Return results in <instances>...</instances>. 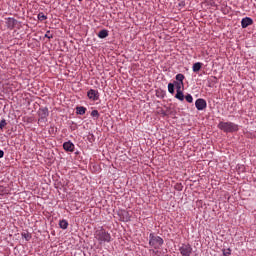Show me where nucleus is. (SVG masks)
Masks as SVG:
<instances>
[{
  "instance_id": "obj_1",
  "label": "nucleus",
  "mask_w": 256,
  "mask_h": 256,
  "mask_svg": "<svg viewBox=\"0 0 256 256\" xmlns=\"http://www.w3.org/2000/svg\"><path fill=\"white\" fill-rule=\"evenodd\" d=\"M94 237L100 245H103V243H111V234L103 228L96 230Z\"/></svg>"
},
{
  "instance_id": "obj_2",
  "label": "nucleus",
  "mask_w": 256,
  "mask_h": 256,
  "mask_svg": "<svg viewBox=\"0 0 256 256\" xmlns=\"http://www.w3.org/2000/svg\"><path fill=\"white\" fill-rule=\"evenodd\" d=\"M218 129L224 133H235L239 131V125L233 122H219Z\"/></svg>"
},
{
  "instance_id": "obj_3",
  "label": "nucleus",
  "mask_w": 256,
  "mask_h": 256,
  "mask_svg": "<svg viewBox=\"0 0 256 256\" xmlns=\"http://www.w3.org/2000/svg\"><path fill=\"white\" fill-rule=\"evenodd\" d=\"M149 245L154 247V249H159L163 245V238L150 234Z\"/></svg>"
},
{
  "instance_id": "obj_4",
  "label": "nucleus",
  "mask_w": 256,
  "mask_h": 256,
  "mask_svg": "<svg viewBox=\"0 0 256 256\" xmlns=\"http://www.w3.org/2000/svg\"><path fill=\"white\" fill-rule=\"evenodd\" d=\"M38 123H47V118L49 117V109L44 107L38 110Z\"/></svg>"
},
{
  "instance_id": "obj_5",
  "label": "nucleus",
  "mask_w": 256,
  "mask_h": 256,
  "mask_svg": "<svg viewBox=\"0 0 256 256\" xmlns=\"http://www.w3.org/2000/svg\"><path fill=\"white\" fill-rule=\"evenodd\" d=\"M179 252L182 256H191V253H193V248L190 246V244H182L179 248Z\"/></svg>"
},
{
  "instance_id": "obj_6",
  "label": "nucleus",
  "mask_w": 256,
  "mask_h": 256,
  "mask_svg": "<svg viewBox=\"0 0 256 256\" xmlns=\"http://www.w3.org/2000/svg\"><path fill=\"white\" fill-rule=\"evenodd\" d=\"M195 107L198 111H204V109H207V101H205L203 98L197 99L195 102Z\"/></svg>"
},
{
  "instance_id": "obj_7",
  "label": "nucleus",
  "mask_w": 256,
  "mask_h": 256,
  "mask_svg": "<svg viewBox=\"0 0 256 256\" xmlns=\"http://www.w3.org/2000/svg\"><path fill=\"white\" fill-rule=\"evenodd\" d=\"M87 97L88 99H90L91 101H99V91L95 90V89H90L87 92Z\"/></svg>"
},
{
  "instance_id": "obj_8",
  "label": "nucleus",
  "mask_w": 256,
  "mask_h": 256,
  "mask_svg": "<svg viewBox=\"0 0 256 256\" xmlns=\"http://www.w3.org/2000/svg\"><path fill=\"white\" fill-rule=\"evenodd\" d=\"M5 23L7 29H10V31H12V29H15V25H17V19L9 17L6 18Z\"/></svg>"
},
{
  "instance_id": "obj_9",
  "label": "nucleus",
  "mask_w": 256,
  "mask_h": 256,
  "mask_svg": "<svg viewBox=\"0 0 256 256\" xmlns=\"http://www.w3.org/2000/svg\"><path fill=\"white\" fill-rule=\"evenodd\" d=\"M250 25H253V19L249 17H245L241 20L242 29H247Z\"/></svg>"
},
{
  "instance_id": "obj_10",
  "label": "nucleus",
  "mask_w": 256,
  "mask_h": 256,
  "mask_svg": "<svg viewBox=\"0 0 256 256\" xmlns=\"http://www.w3.org/2000/svg\"><path fill=\"white\" fill-rule=\"evenodd\" d=\"M63 149L65 151H68L70 153H73V151H75V144H73V142L68 141V142H64L63 144Z\"/></svg>"
},
{
  "instance_id": "obj_11",
  "label": "nucleus",
  "mask_w": 256,
  "mask_h": 256,
  "mask_svg": "<svg viewBox=\"0 0 256 256\" xmlns=\"http://www.w3.org/2000/svg\"><path fill=\"white\" fill-rule=\"evenodd\" d=\"M201 67H203V63L196 62V63L193 64L192 71L194 73H197V72L201 71Z\"/></svg>"
},
{
  "instance_id": "obj_12",
  "label": "nucleus",
  "mask_w": 256,
  "mask_h": 256,
  "mask_svg": "<svg viewBox=\"0 0 256 256\" xmlns=\"http://www.w3.org/2000/svg\"><path fill=\"white\" fill-rule=\"evenodd\" d=\"M76 113L77 115H85V113H87V108H85L84 106H77Z\"/></svg>"
},
{
  "instance_id": "obj_13",
  "label": "nucleus",
  "mask_w": 256,
  "mask_h": 256,
  "mask_svg": "<svg viewBox=\"0 0 256 256\" xmlns=\"http://www.w3.org/2000/svg\"><path fill=\"white\" fill-rule=\"evenodd\" d=\"M98 37H99V39H105V38L109 37V31H107L106 29L101 30L98 33Z\"/></svg>"
},
{
  "instance_id": "obj_14",
  "label": "nucleus",
  "mask_w": 256,
  "mask_h": 256,
  "mask_svg": "<svg viewBox=\"0 0 256 256\" xmlns=\"http://www.w3.org/2000/svg\"><path fill=\"white\" fill-rule=\"evenodd\" d=\"M175 98L179 101H185V95L183 94V91L176 92Z\"/></svg>"
},
{
  "instance_id": "obj_15",
  "label": "nucleus",
  "mask_w": 256,
  "mask_h": 256,
  "mask_svg": "<svg viewBox=\"0 0 256 256\" xmlns=\"http://www.w3.org/2000/svg\"><path fill=\"white\" fill-rule=\"evenodd\" d=\"M59 227L60 229H67V227H69V222H67V220H60Z\"/></svg>"
},
{
  "instance_id": "obj_16",
  "label": "nucleus",
  "mask_w": 256,
  "mask_h": 256,
  "mask_svg": "<svg viewBox=\"0 0 256 256\" xmlns=\"http://www.w3.org/2000/svg\"><path fill=\"white\" fill-rule=\"evenodd\" d=\"M168 92L171 93V95L175 93V85L173 83L168 84Z\"/></svg>"
},
{
  "instance_id": "obj_17",
  "label": "nucleus",
  "mask_w": 256,
  "mask_h": 256,
  "mask_svg": "<svg viewBox=\"0 0 256 256\" xmlns=\"http://www.w3.org/2000/svg\"><path fill=\"white\" fill-rule=\"evenodd\" d=\"M38 20H39V21H45V20H47V15H45L43 12H40V13L38 14Z\"/></svg>"
},
{
  "instance_id": "obj_18",
  "label": "nucleus",
  "mask_w": 256,
  "mask_h": 256,
  "mask_svg": "<svg viewBox=\"0 0 256 256\" xmlns=\"http://www.w3.org/2000/svg\"><path fill=\"white\" fill-rule=\"evenodd\" d=\"M183 79H185V76L183 74L176 75V81H178V83H183Z\"/></svg>"
},
{
  "instance_id": "obj_19",
  "label": "nucleus",
  "mask_w": 256,
  "mask_h": 256,
  "mask_svg": "<svg viewBox=\"0 0 256 256\" xmlns=\"http://www.w3.org/2000/svg\"><path fill=\"white\" fill-rule=\"evenodd\" d=\"M91 117H95V119H99V111L93 110L91 112Z\"/></svg>"
},
{
  "instance_id": "obj_20",
  "label": "nucleus",
  "mask_w": 256,
  "mask_h": 256,
  "mask_svg": "<svg viewBox=\"0 0 256 256\" xmlns=\"http://www.w3.org/2000/svg\"><path fill=\"white\" fill-rule=\"evenodd\" d=\"M176 85V92L182 91L181 87H183V83L175 82Z\"/></svg>"
},
{
  "instance_id": "obj_21",
  "label": "nucleus",
  "mask_w": 256,
  "mask_h": 256,
  "mask_svg": "<svg viewBox=\"0 0 256 256\" xmlns=\"http://www.w3.org/2000/svg\"><path fill=\"white\" fill-rule=\"evenodd\" d=\"M185 99H186V101H187L188 103H191V102L193 101V96H191V94H187V95L185 96Z\"/></svg>"
},
{
  "instance_id": "obj_22",
  "label": "nucleus",
  "mask_w": 256,
  "mask_h": 256,
  "mask_svg": "<svg viewBox=\"0 0 256 256\" xmlns=\"http://www.w3.org/2000/svg\"><path fill=\"white\" fill-rule=\"evenodd\" d=\"M223 251V255L224 256H229V255H231V250L228 248V249H223L222 250Z\"/></svg>"
},
{
  "instance_id": "obj_23",
  "label": "nucleus",
  "mask_w": 256,
  "mask_h": 256,
  "mask_svg": "<svg viewBox=\"0 0 256 256\" xmlns=\"http://www.w3.org/2000/svg\"><path fill=\"white\" fill-rule=\"evenodd\" d=\"M7 125V122L5 120L0 121V129H3Z\"/></svg>"
},
{
  "instance_id": "obj_24",
  "label": "nucleus",
  "mask_w": 256,
  "mask_h": 256,
  "mask_svg": "<svg viewBox=\"0 0 256 256\" xmlns=\"http://www.w3.org/2000/svg\"><path fill=\"white\" fill-rule=\"evenodd\" d=\"M22 236L24 237V239H26V241H29L31 239V235L27 233L22 234Z\"/></svg>"
},
{
  "instance_id": "obj_25",
  "label": "nucleus",
  "mask_w": 256,
  "mask_h": 256,
  "mask_svg": "<svg viewBox=\"0 0 256 256\" xmlns=\"http://www.w3.org/2000/svg\"><path fill=\"white\" fill-rule=\"evenodd\" d=\"M122 221H124L125 223L129 221V215H127V212H126V216L122 217Z\"/></svg>"
},
{
  "instance_id": "obj_26",
  "label": "nucleus",
  "mask_w": 256,
  "mask_h": 256,
  "mask_svg": "<svg viewBox=\"0 0 256 256\" xmlns=\"http://www.w3.org/2000/svg\"><path fill=\"white\" fill-rule=\"evenodd\" d=\"M5 157V152L3 150H0V159H3Z\"/></svg>"
},
{
  "instance_id": "obj_27",
  "label": "nucleus",
  "mask_w": 256,
  "mask_h": 256,
  "mask_svg": "<svg viewBox=\"0 0 256 256\" xmlns=\"http://www.w3.org/2000/svg\"><path fill=\"white\" fill-rule=\"evenodd\" d=\"M45 37H47V39H53V35L49 36V31L45 34Z\"/></svg>"
},
{
  "instance_id": "obj_28",
  "label": "nucleus",
  "mask_w": 256,
  "mask_h": 256,
  "mask_svg": "<svg viewBox=\"0 0 256 256\" xmlns=\"http://www.w3.org/2000/svg\"><path fill=\"white\" fill-rule=\"evenodd\" d=\"M3 195H5V190L0 189V197H3Z\"/></svg>"
}]
</instances>
